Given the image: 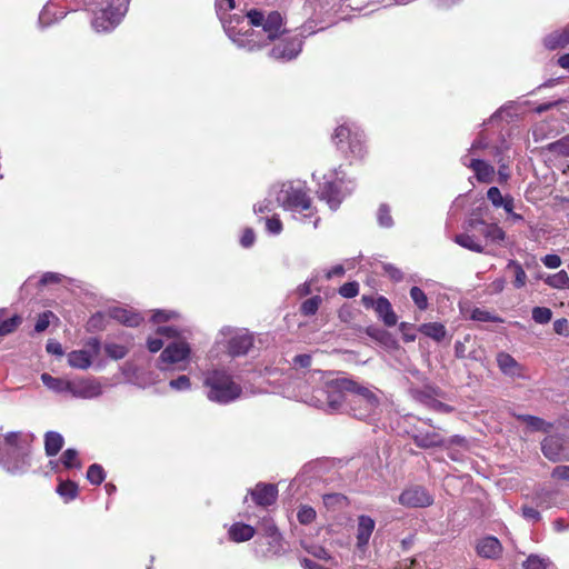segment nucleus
Returning a JSON list of instances; mask_svg holds the SVG:
<instances>
[{
	"label": "nucleus",
	"mask_w": 569,
	"mask_h": 569,
	"mask_svg": "<svg viewBox=\"0 0 569 569\" xmlns=\"http://www.w3.org/2000/svg\"><path fill=\"white\" fill-rule=\"evenodd\" d=\"M32 437L19 431L0 435V458L10 472L27 468Z\"/></svg>",
	"instance_id": "obj_1"
},
{
	"label": "nucleus",
	"mask_w": 569,
	"mask_h": 569,
	"mask_svg": "<svg viewBox=\"0 0 569 569\" xmlns=\"http://www.w3.org/2000/svg\"><path fill=\"white\" fill-rule=\"evenodd\" d=\"M204 386L208 388V399L218 403L231 402L241 395V387L223 371L209 372L204 379Z\"/></svg>",
	"instance_id": "obj_2"
},
{
	"label": "nucleus",
	"mask_w": 569,
	"mask_h": 569,
	"mask_svg": "<svg viewBox=\"0 0 569 569\" xmlns=\"http://www.w3.org/2000/svg\"><path fill=\"white\" fill-rule=\"evenodd\" d=\"M348 406L353 417L368 419L377 413L380 400L373 390L355 381V388L348 396Z\"/></svg>",
	"instance_id": "obj_3"
},
{
	"label": "nucleus",
	"mask_w": 569,
	"mask_h": 569,
	"mask_svg": "<svg viewBox=\"0 0 569 569\" xmlns=\"http://www.w3.org/2000/svg\"><path fill=\"white\" fill-rule=\"evenodd\" d=\"M332 141L346 157L361 159L366 153L362 132L348 124H341L335 129Z\"/></svg>",
	"instance_id": "obj_4"
},
{
	"label": "nucleus",
	"mask_w": 569,
	"mask_h": 569,
	"mask_svg": "<svg viewBox=\"0 0 569 569\" xmlns=\"http://www.w3.org/2000/svg\"><path fill=\"white\" fill-rule=\"evenodd\" d=\"M246 16L251 26L262 28L267 36L268 43L289 33L284 27L283 16L279 11H269L266 13L258 9H251Z\"/></svg>",
	"instance_id": "obj_5"
},
{
	"label": "nucleus",
	"mask_w": 569,
	"mask_h": 569,
	"mask_svg": "<svg viewBox=\"0 0 569 569\" xmlns=\"http://www.w3.org/2000/svg\"><path fill=\"white\" fill-rule=\"evenodd\" d=\"M352 388H355V381L350 379H332L327 381V393H328V412L333 413L341 409L345 402L348 403V396Z\"/></svg>",
	"instance_id": "obj_6"
},
{
	"label": "nucleus",
	"mask_w": 569,
	"mask_h": 569,
	"mask_svg": "<svg viewBox=\"0 0 569 569\" xmlns=\"http://www.w3.org/2000/svg\"><path fill=\"white\" fill-rule=\"evenodd\" d=\"M282 206L286 209L298 212L310 211L307 216L313 214L311 199L307 190L300 187H290L284 191Z\"/></svg>",
	"instance_id": "obj_7"
},
{
	"label": "nucleus",
	"mask_w": 569,
	"mask_h": 569,
	"mask_svg": "<svg viewBox=\"0 0 569 569\" xmlns=\"http://www.w3.org/2000/svg\"><path fill=\"white\" fill-rule=\"evenodd\" d=\"M283 38L272 47L270 57L274 59L291 60L302 50V39L299 36H282Z\"/></svg>",
	"instance_id": "obj_8"
},
{
	"label": "nucleus",
	"mask_w": 569,
	"mask_h": 569,
	"mask_svg": "<svg viewBox=\"0 0 569 569\" xmlns=\"http://www.w3.org/2000/svg\"><path fill=\"white\" fill-rule=\"evenodd\" d=\"M543 456L552 461H569V446L558 436H548L541 442Z\"/></svg>",
	"instance_id": "obj_9"
},
{
	"label": "nucleus",
	"mask_w": 569,
	"mask_h": 569,
	"mask_svg": "<svg viewBox=\"0 0 569 569\" xmlns=\"http://www.w3.org/2000/svg\"><path fill=\"white\" fill-rule=\"evenodd\" d=\"M469 227L480 233L490 244H501L505 240V231L496 223H487L481 219H470Z\"/></svg>",
	"instance_id": "obj_10"
},
{
	"label": "nucleus",
	"mask_w": 569,
	"mask_h": 569,
	"mask_svg": "<svg viewBox=\"0 0 569 569\" xmlns=\"http://www.w3.org/2000/svg\"><path fill=\"white\" fill-rule=\"evenodd\" d=\"M317 192L319 199L326 201L331 210H337L345 198L341 182L338 181H323Z\"/></svg>",
	"instance_id": "obj_11"
},
{
	"label": "nucleus",
	"mask_w": 569,
	"mask_h": 569,
	"mask_svg": "<svg viewBox=\"0 0 569 569\" xmlns=\"http://www.w3.org/2000/svg\"><path fill=\"white\" fill-rule=\"evenodd\" d=\"M190 347L186 341L179 340L169 343L160 355L161 363L176 365L187 360L190 356Z\"/></svg>",
	"instance_id": "obj_12"
},
{
	"label": "nucleus",
	"mask_w": 569,
	"mask_h": 569,
	"mask_svg": "<svg viewBox=\"0 0 569 569\" xmlns=\"http://www.w3.org/2000/svg\"><path fill=\"white\" fill-rule=\"evenodd\" d=\"M399 502L406 507L423 508L432 503V497L421 487H411L399 496Z\"/></svg>",
	"instance_id": "obj_13"
},
{
	"label": "nucleus",
	"mask_w": 569,
	"mask_h": 569,
	"mask_svg": "<svg viewBox=\"0 0 569 569\" xmlns=\"http://www.w3.org/2000/svg\"><path fill=\"white\" fill-rule=\"evenodd\" d=\"M232 333L228 342L229 353L233 357L246 355L253 346V336L244 329L234 330Z\"/></svg>",
	"instance_id": "obj_14"
},
{
	"label": "nucleus",
	"mask_w": 569,
	"mask_h": 569,
	"mask_svg": "<svg viewBox=\"0 0 569 569\" xmlns=\"http://www.w3.org/2000/svg\"><path fill=\"white\" fill-rule=\"evenodd\" d=\"M69 393L77 398L91 399L101 395V386L91 379L72 380Z\"/></svg>",
	"instance_id": "obj_15"
},
{
	"label": "nucleus",
	"mask_w": 569,
	"mask_h": 569,
	"mask_svg": "<svg viewBox=\"0 0 569 569\" xmlns=\"http://www.w3.org/2000/svg\"><path fill=\"white\" fill-rule=\"evenodd\" d=\"M500 371L510 378H522V366L509 353L501 351L496 357Z\"/></svg>",
	"instance_id": "obj_16"
},
{
	"label": "nucleus",
	"mask_w": 569,
	"mask_h": 569,
	"mask_svg": "<svg viewBox=\"0 0 569 569\" xmlns=\"http://www.w3.org/2000/svg\"><path fill=\"white\" fill-rule=\"evenodd\" d=\"M465 164L470 168L476 176V179L481 183H490L495 180V167L481 159H470L469 163Z\"/></svg>",
	"instance_id": "obj_17"
},
{
	"label": "nucleus",
	"mask_w": 569,
	"mask_h": 569,
	"mask_svg": "<svg viewBox=\"0 0 569 569\" xmlns=\"http://www.w3.org/2000/svg\"><path fill=\"white\" fill-rule=\"evenodd\" d=\"M277 487L270 483H258L254 489L251 490L254 502L263 507L272 505L277 499Z\"/></svg>",
	"instance_id": "obj_18"
},
{
	"label": "nucleus",
	"mask_w": 569,
	"mask_h": 569,
	"mask_svg": "<svg viewBox=\"0 0 569 569\" xmlns=\"http://www.w3.org/2000/svg\"><path fill=\"white\" fill-rule=\"evenodd\" d=\"M546 49L553 51L565 49L569 46V23L561 29H557L543 38Z\"/></svg>",
	"instance_id": "obj_19"
},
{
	"label": "nucleus",
	"mask_w": 569,
	"mask_h": 569,
	"mask_svg": "<svg viewBox=\"0 0 569 569\" xmlns=\"http://www.w3.org/2000/svg\"><path fill=\"white\" fill-rule=\"evenodd\" d=\"M477 552L482 558L496 559L501 555L502 546L496 537L489 536L478 542Z\"/></svg>",
	"instance_id": "obj_20"
},
{
	"label": "nucleus",
	"mask_w": 569,
	"mask_h": 569,
	"mask_svg": "<svg viewBox=\"0 0 569 569\" xmlns=\"http://www.w3.org/2000/svg\"><path fill=\"white\" fill-rule=\"evenodd\" d=\"M110 318L128 327H137L142 321V317L129 309L114 307L109 310Z\"/></svg>",
	"instance_id": "obj_21"
},
{
	"label": "nucleus",
	"mask_w": 569,
	"mask_h": 569,
	"mask_svg": "<svg viewBox=\"0 0 569 569\" xmlns=\"http://www.w3.org/2000/svg\"><path fill=\"white\" fill-rule=\"evenodd\" d=\"M375 520L369 516H360L358 518V528H357V543L358 547H365L368 545L369 539L375 529Z\"/></svg>",
	"instance_id": "obj_22"
},
{
	"label": "nucleus",
	"mask_w": 569,
	"mask_h": 569,
	"mask_svg": "<svg viewBox=\"0 0 569 569\" xmlns=\"http://www.w3.org/2000/svg\"><path fill=\"white\" fill-rule=\"evenodd\" d=\"M375 310L378 316L382 319L386 326L392 327L397 323V316L392 310V307L387 298L379 297L375 303Z\"/></svg>",
	"instance_id": "obj_23"
},
{
	"label": "nucleus",
	"mask_w": 569,
	"mask_h": 569,
	"mask_svg": "<svg viewBox=\"0 0 569 569\" xmlns=\"http://www.w3.org/2000/svg\"><path fill=\"white\" fill-rule=\"evenodd\" d=\"M413 442L422 449L443 445V438L437 432H417L412 436Z\"/></svg>",
	"instance_id": "obj_24"
},
{
	"label": "nucleus",
	"mask_w": 569,
	"mask_h": 569,
	"mask_svg": "<svg viewBox=\"0 0 569 569\" xmlns=\"http://www.w3.org/2000/svg\"><path fill=\"white\" fill-rule=\"evenodd\" d=\"M68 363L72 368L88 369L92 363V356L87 350H74L68 355Z\"/></svg>",
	"instance_id": "obj_25"
},
{
	"label": "nucleus",
	"mask_w": 569,
	"mask_h": 569,
	"mask_svg": "<svg viewBox=\"0 0 569 569\" xmlns=\"http://www.w3.org/2000/svg\"><path fill=\"white\" fill-rule=\"evenodd\" d=\"M231 540L243 542L250 540L254 536V528L246 523H234L229 529Z\"/></svg>",
	"instance_id": "obj_26"
},
{
	"label": "nucleus",
	"mask_w": 569,
	"mask_h": 569,
	"mask_svg": "<svg viewBox=\"0 0 569 569\" xmlns=\"http://www.w3.org/2000/svg\"><path fill=\"white\" fill-rule=\"evenodd\" d=\"M64 443L63 437L56 431H48L44 435V450L47 456H56Z\"/></svg>",
	"instance_id": "obj_27"
},
{
	"label": "nucleus",
	"mask_w": 569,
	"mask_h": 569,
	"mask_svg": "<svg viewBox=\"0 0 569 569\" xmlns=\"http://www.w3.org/2000/svg\"><path fill=\"white\" fill-rule=\"evenodd\" d=\"M328 393H327V381L323 383V386L318 387L312 390V393L308 398L307 402L311 406H315L319 409L325 410L328 412Z\"/></svg>",
	"instance_id": "obj_28"
},
{
	"label": "nucleus",
	"mask_w": 569,
	"mask_h": 569,
	"mask_svg": "<svg viewBox=\"0 0 569 569\" xmlns=\"http://www.w3.org/2000/svg\"><path fill=\"white\" fill-rule=\"evenodd\" d=\"M419 331L438 342L443 340L447 333L445 326L439 322L423 323L419 327Z\"/></svg>",
	"instance_id": "obj_29"
},
{
	"label": "nucleus",
	"mask_w": 569,
	"mask_h": 569,
	"mask_svg": "<svg viewBox=\"0 0 569 569\" xmlns=\"http://www.w3.org/2000/svg\"><path fill=\"white\" fill-rule=\"evenodd\" d=\"M41 381L46 387L56 392H70V381L60 378H54L49 373L41 375Z\"/></svg>",
	"instance_id": "obj_30"
},
{
	"label": "nucleus",
	"mask_w": 569,
	"mask_h": 569,
	"mask_svg": "<svg viewBox=\"0 0 569 569\" xmlns=\"http://www.w3.org/2000/svg\"><path fill=\"white\" fill-rule=\"evenodd\" d=\"M518 419L521 420L527 425L528 428H530L532 431H547L548 428H550V423H547L541 418L530 416V415H522L518 416Z\"/></svg>",
	"instance_id": "obj_31"
},
{
	"label": "nucleus",
	"mask_w": 569,
	"mask_h": 569,
	"mask_svg": "<svg viewBox=\"0 0 569 569\" xmlns=\"http://www.w3.org/2000/svg\"><path fill=\"white\" fill-rule=\"evenodd\" d=\"M57 492L67 501L72 500L78 495V486L76 482L67 480L61 481L57 487Z\"/></svg>",
	"instance_id": "obj_32"
},
{
	"label": "nucleus",
	"mask_w": 569,
	"mask_h": 569,
	"mask_svg": "<svg viewBox=\"0 0 569 569\" xmlns=\"http://www.w3.org/2000/svg\"><path fill=\"white\" fill-rule=\"evenodd\" d=\"M548 150L558 156L569 157V134L548 144Z\"/></svg>",
	"instance_id": "obj_33"
},
{
	"label": "nucleus",
	"mask_w": 569,
	"mask_h": 569,
	"mask_svg": "<svg viewBox=\"0 0 569 569\" xmlns=\"http://www.w3.org/2000/svg\"><path fill=\"white\" fill-rule=\"evenodd\" d=\"M378 223L383 228H390L393 224L390 207L386 203L379 206L377 211Z\"/></svg>",
	"instance_id": "obj_34"
},
{
	"label": "nucleus",
	"mask_w": 569,
	"mask_h": 569,
	"mask_svg": "<svg viewBox=\"0 0 569 569\" xmlns=\"http://www.w3.org/2000/svg\"><path fill=\"white\" fill-rule=\"evenodd\" d=\"M507 268L509 270L513 271V274H515L513 284H515V287L522 288L526 284V280H527V276H526V272L523 271L522 267L518 262H516V261H510L508 263Z\"/></svg>",
	"instance_id": "obj_35"
},
{
	"label": "nucleus",
	"mask_w": 569,
	"mask_h": 569,
	"mask_svg": "<svg viewBox=\"0 0 569 569\" xmlns=\"http://www.w3.org/2000/svg\"><path fill=\"white\" fill-rule=\"evenodd\" d=\"M106 478L104 470L100 465L93 463L88 468L87 479L92 485H100Z\"/></svg>",
	"instance_id": "obj_36"
},
{
	"label": "nucleus",
	"mask_w": 569,
	"mask_h": 569,
	"mask_svg": "<svg viewBox=\"0 0 569 569\" xmlns=\"http://www.w3.org/2000/svg\"><path fill=\"white\" fill-rule=\"evenodd\" d=\"M104 352L108 357L114 359V360H119V359H122L127 356L128 353V349L122 346V345H118V343H106L104 346Z\"/></svg>",
	"instance_id": "obj_37"
},
{
	"label": "nucleus",
	"mask_w": 569,
	"mask_h": 569,
	"mask_svg": "<svg viewBox=\"0 0 569 569\" xmlns=\"http://www.w3.org/2000/svg\"><path fill=\"white\" fill-rule=\"evenodd\" d=\"M550 566V561L545 558H540L539 556L531 555L523 562V569H548Z\"/></svg>",
	"instance_id": "obj_38"
},
{
	"label": "nucleus",
	"mask_w": 569,
	"mask_h": 569,
	"mask_svg": "<svg viewBox=\"0 0 569 569\" xmlns=\"http://www.w3.org/2000/svg\"><path fill=\"white\" fill-rule=\"evenodd\" d=\"M61 461L67 469L81 467L76 449H67L61 456Z\"/></svg>",
	"instance_id": "obj_39"
},
{
	"label": "nucleus",
	"mask_w": 569,
	"mask_h": 569,
	"mask_svg": "<svg viewBox=\"0 0 569 569\" xmlns=\"http://www.w3.org/2000/svg\"><path fill=\"white\" fill-rule=\"evenodd\" d=\"M22 322L20 316H13L9 319L3 320L0 325V336H6L13 332Z\"/></svg>",
	"instance_id": "obj_40"
},
{
	"label": "nucleus",
	"mask_w": 569,
	"mask_h": 569,
	"mask_svg": "<svg viewBox=\"0 0 569 569\" xmlns=\"http://www.w3.org/2000/svg\"><path fill=\"white\" fill-rule=\"evenodd\" d=\"M471 319L481 322H501L502 320L488 310L476 308L471 311Z\"/></svg>",
	"instance_id": "obj_41"
},
{
	"label": "nucleus",
	"mask_w": 569,
	"mask_h": 569,
	"mask_svg": "<svg viewBox=\"0 0 569 569\" xmlns=\"http://www.w3.org/2000/svg\"><path fill=\"white\" fill-rule=\"evenodd\" d=\"M320 303L321 298L319 296H315L302 302L300 311L305 316H313L319 309Z\"/></svg>",
	"instance_id": "obj_42"
},
{
	"label": "nucleus",
	"mask_w": 569,
	"mask_h": 569,
	"mask_svg": "<svg viewBox=\"0 0 569 569\" xmlns=\"http://www.w3.org/2000/svg\"><path fill=\"white\" fill-rule=\"evenodd\" d=\"M552 318V311L546 307H535L532 309V319L535 322L545 325L548 323Z\"/></svg>",
	"instance_id": "obj_43"
},
{
	"label": "nucleus",
	"mask_w": 569,
	"mask_h": 569,
	"mask_svg": "<svg viewBox=\"0 0 569 569\" xmlns=\"http://www.w3.org/2000/svg\"><path fill=\"white\" fill-rule=\"evenodd\" d=\"M410 297L420 310H426L428 307V298L426 293L418 287H412Z\"/></svg>",
	"instance_id": "obj_44"
},
{
	"label": "nucleus",
	"mask_w": 569,
	"mask_h": 569,
	"mask_svg": "<svg viewBox=\"0 0 569 569\" xmlns=\"http://www.w3.org/2000/svg\"><path fill=\"white\" fill-rule=\"evenodd\" d=\"M126 11L127 4L124 2H120L114 10L112 4L104 9L103 16L109 20L117 21L126 13Z\"/></svg>",
	"instance_id": "obj_45"
},
{
	"label": "nucleus",
	"mask_w": 569,
	"mask_h": 569,
	"mask_svg": "<svg viewBox=\"0 0 569 569\" xmlns=\"http://www.w3.org/2000/svg\"><path fill=\"white\" fill-rule=\"evenodd\" d=\"M268 550L273 555H280L284 551L283 538L281 533L274 535L268 539Z\"/></svg>",
	"instance_id": "obj_46"
},
{
	"label": "nucleus",
	"mask_w": 569,
	"mask_h": 569,
	"mask_svg": "<svg viewBox=\"0 0 569 569\" xmlns=\"http://www.w3.org/2000/svg\"><path fill=\"white\" fill-rule=\"evenodd\" d=\"M297 517L300 523L308 525L316 519V511L311 507L302 506L299 509Z\"/></svg>",
	"instance_id": "obj_47"
},
{
	"label": "nucleus",
	"mask_w": 569,
	"mask_h": 569,
	"mask_svg": "<svg viewBox=\"0 0 569 569\" xmlns=\"http://www.w3.org/2000/svg\"><path fill=\"white\" fill-rule=\"evenodd\" d=\"M548 283L555 288H565L569 283V278L565 271H560L549 277Z\"/></svg>",
	"instance_id": "obj_48"
},
{
	"label": "nucleus",
	"mask_w": 569,
	"mask_h": 569,
	"mask_svg": "<svg viewBox=\"0 0 569 569\" xmlns=\"http://www.w3.org/2000/svg\"><path fill=\"white\" fill-rule=\"evenodd\" d=\"M487 197L496 208H500L501 203H503L505 197L501 194L499 188L497 187H490L487 191Z\"/></svg>",
	"instance_id": "obj_49"
},
{
	"label": "nucleus",
	"mask_w": 569,
	"mask_h": 569,
	"mask_svg": "<svg viewBox=\"0 0 569 569\" xmlns=\"http://www.w3.org/2000/svg\"><path fill=\"white\" fill-rule=\"evenodd\" d=\"M359 286L357 282H347L339 289V293L345 298H353L358 295Z\"/></svg>",
	"instance_id": "obj_50"
},
{
	"label": "nucleus",
	"mask_w": 569,
	"mask_h": 569,
	"mask_svg": "<svg viewBox=\"0 0 569 569\" xmlns=\"http://www.w3.org/2000/svg\"><path fill=\"white\" fill-rule=\"evenodd\" d=\"M266 228L270 233L278 234L282 230V222L278 216L266 218Z\"/></svg>",
	"instance_id": "obj_51"
},
{
	"label": "nucleus",
	"mask_w": 569,
	"mask_h": 569,
	"mask_svg": "<svg viewBox=\"0 0 569 569\" xmlns=\"http://www.w3.org/2000/svg\"><path fill=\"white\" fill-rule=\"evenodd\" d=\"M51 317H53V313L51 311L41 313L36 322L34 330L37 332L44 331L49 327Z\"/></svg>",
	"instance_id": "obj_52"
},
{
	"label": "nucleus",
	"mask_w": 569,
	"mask_h": 569,
	"mask_svg": "<svg viewBox=\"0 0 569 569\" xmlns=\"http://www.w3.org/2000/svg\"><path fill=\"white\" fill-rule=\"evenodd\" d=\"M456 242L467 249H482L479 244H476L472 237L469 234H459L456 237Z\"/></svg>",
	"instance_id": "obj_53"
},
{
	"label": "nucleus",
	"mask_w": 569,
	"mask_h": 569,
	"mask_svg": "<svg viewBox=\"0 0 569 569\" xmlns=\"http://www.w3.org/2000/svg\"><path fill=\"white\" fill-rule=\"evenodd\" d=\"M177 317L176 312L172 311H166V310H157L152 315V321L156 323L166 322L170 319H173Z\"/></svg>",
	"instance_id": "obj_54"
},
{
	"label": "nucleus",
	"mask_w": 569,
	"mask_h": 569,
	"mask_svg": "<svg viewBox=\"0 0 569 569\" xmlns=\"http://www.w3.org/2000/svg\"><path fill=\"white\" fill-rule=\"evenodd\" d=\"M551 477L556 480H563L569 482V466H557L552 470Z\"/></svg>",
	"instance_id": "obj_55"
},
{
	"label": "nucleus",
	"mask_w": 569,
	"mask_h": 569,
	"mask_svg": "<svg viewBox=\"0 0 569 569\" xmlns=\"http://www.w3.org/2000/svg\"><path fill=\"white\" fill-rule=\"evenodd\" d=\"M169 386L176 390H188L190 388V379L187 376H180L171 380Z\"/></svg>",
	"instance_id": "obj_56"
},
{
	"label": "nucleus",
	"mask_w": 569,
	"mask_h": 569,
	"mask_svg": "<svg viewBox=\"0 0 569 569\" xmlns=\"http://www.w3.org/2000/svg\"><path fill=\"white\" fill-rule=\"evenodd\" d=\"M256 234L251 228H246L240 238V244L244 248L251 247L254 243Z\"/></svg>",
	"instance_id": "obj_57"
},
{
	"label": "nucleus",
	"mask_w": 569,
	"mask_h": 569,
	"mask_svg": "<svg viewBox=\"0 0 569 569\" xmlns=\"http://www.w3.org/2000/svg\"><path fill=\"white\" fill-rule=\"evenodd\" d=\"M63 276L60 274V273H57V272H46L41 279H40V284L41 286H47V284H50V283H59L61 280H62Z\"/></svg>",
	"instance_id": "obj_58"
},
{
	"label": "nucleus",
	"mask_w": 569,
	"mask_h": 569,
	"mask_svg": "<svg viewBox=\"0 0 569 569\" xmlns=\"http://www.w3.org/2000/svg\"><path fill=\"white\" fill-rule=\"evenodd\" d=\"M307 551L318 559H322V560L330 559L329 552L321 546H312V547L308 548Z\"/></svg>",
	"instance_id": "obj_59"
},
{
	"label": "nucleus",
	"mask_w": 569,
	"mask_h": 569,
	"mask_svg": "<svg viewBox=\"0 0 569 569\" xmlns=\"http://www.w3.org/2000/svg\"><path fill=\"white\" fill-rule=\"evenodd\" d=\"M273 210V202L271 200L264 199L257 204H254L256 213H269Z\"/></svg>",
	"instance_id": "obj_60"
},
{
	"label": "nucleus",
	"mask_w": 569,
	"mask_h": 569,
	"mask_svg": "<svg viewBox=\"0 0 569 569\" xmlns=\"http://www.w3.org/2000/svg\"><path fill=\"white\" fill-rule=\"evenodd\" d=\"M505 280L502 278L496 279L488 286V293L489 295H497L500 293L505 288Z\"/></svg>",
	"instance_id": "obj_61"
},
{
	"label": "nucleus",
	"mask_w": 569,
	"mask_h": 569,
	"mask_svg": "<svg viewBox=\"0 0 569 569\" xmlns=\"http://www.w3.org/2000/svg\"><path fill=\"white\" fill-rule=\"evenodd\" d=\"M342 500H345V497L339 493H330L323 496V502L328 507L333 506L336 503H340Z\"/></svg>",
	"instance_id": "obj_62"
},
{
	"label": "nucleus",
	"mask_w": 569,
	"mask_h": 569,
	"mask_svg": "<svg viewBox=\"0 0 569 569\" xmlns=\"http://www.w3.org/2000/svg\"><path fill=\"white\" fill-rule=\"evenodd\" d=\"M543 263L548 267V268H558L561 263V259L559 256L557 254H547L545 258H543Z\"/></svg>",
	"instance_id": "obj_63"
},
{
	"label": "nucleus",
	"mask_w": 569,
	"mask_h": 569,
	"mask_svg": "<svg viewBox=\"0 0 569 569\" xmlns=\"http://www.w3.org/2000/svg\"><path fill=\"white\" fill-rule=\"evenodd\" d=\"M293 363L301 368H308L311 365V356L298 355L295 357Z\"/></svg>",
	"instance_id": "obj_64"
}]
</instances>
